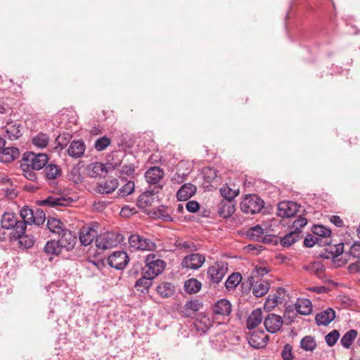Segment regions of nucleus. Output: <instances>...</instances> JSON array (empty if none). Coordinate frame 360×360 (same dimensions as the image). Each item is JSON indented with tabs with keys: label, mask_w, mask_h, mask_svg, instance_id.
<instances>
[{
	"label": "nucleus",
	"mask_w": 360,
	"mask_h": 360,
	"mask_svg": "<svg viewBox=\"0 0 360 360\" xmlns=\"http://www.w3.org/2000/svg\"><path fill=\"white\" fill-rule=\"evenodd\" d=\"M34 221L33 224L36 225H40L44 224L46 219L45 214L42 210L37 209L35 212H34Z\"/></svg>",
	"instance_id": "nucleus-53"
},
{
	"label": "nucleus",
	"mask_w": 360,
	"mask_h": 360,
	"mask_svg": "<svg viewBox=\"0 0 360 360\" xmlns=\"http://www.w3.org/2000/svg\"><path fill=\"white\" fill-rule=\"evenodd\" d=\"M158 191L148 190L143 193L138 198L137 205L139 207L145 208L152 205L155 199V195Z\"/></svg>",
	"instance_id": "nucleus-22"
},
{
	"label": "nucleus",
	"mask_w": 360,
	"mask_h": 360,
	"mask_svg": "<svg viewBox=\"0 0 360 360\" xmlns=\"http://www.w3.org/2000/svg\"><path fill=\"white\" fill-rule=\"evenodd\" d=\"M44 175L48 180L56 179L60 175V170L57 165L49 164L44 168Z\"/></svg>",
	"instance_id": "nucleus-37"
},
{
	"label": "nucleus",
	"mask_w": 360,
	"mask_h": 360,
	"mask_svg": "<svg viewBox=\"0 0 360 360\" xmlns=\"http://www.w3.org/2000/svg\"><path fill=\"white\" fill-rule=\"evenodd\" d=\"M295 307L297 311L302 315H308L312 311V304L309 299H298Z\"/></svg>",
	"instance_id": "nucleus-31"
},
{
	"label": "nucleus",
	"mask_w": 360,
	"mask_h": 360,
	"mask_svg": "<svg viewBox=\"0 0 360 360\" xmlns=\"http://www.w3.org/2000/svg\"><path fill=\"white\" fill-rule=\"evenodd\" d=\"M176 246L181 249H186L188 250H197L196 246L189 241L179 240L176 242Z\"/></svg>",
	"instance_id": "nucleus-56"
},
{
	"label": "nucleus",
	"mask_w": 360,
	"mask_h": 360,
	"mask_svg": "<svg viewBox=\"0 0 360 360\" xmlns=\"http://www.w3.org/2000/svg\"><path fill=\"white\" fill-rule=\"evenodd\" d=\"M213 311L216 314L229 315L231 312V304L229 300L221 299L214 304Z\"/></svg>",
	"instance_id": "nucleus-27"
},
{
	"label": "nucleus",
	"mask_w": 360,
	"mask_h": 360,
	"mask_svg": "<svg viewBox=\"0 0 360 360\" xmlns=\"http://www.w3.org/2000/svg\"><path fill=\"white\" fill-rule=\"evenodd\" d=\"M161 271H145L142 277L136 283V287H143L148 289L152 283V280L158 276Z\"/></svg>",
	"instance_id": "nucleus-26"
},
{
	"label": "nucleus",
	"mask_w": 360,
	"mask_h": 360,
	"mask_svg": "<svg viewBox=\"0 0 360 360\" xmlns=\"http://www.w3.org/2000/svg\"><path fill=\"white\" fill-rule=\"evenodd\" d=\"M49 160L46 153H35L28 152L23 155L20 161V168H31L34 170L42 169L47 164Z\"/></svg>",
	"instance_id": "nucleus-1"
},
{
	"label": "nucleus",
	"mask_w": 360,
	"mask_h": 360,
	"mask_svg": "<svg viewBox=\"0 0 360 360\" xmlns=\"http://www.w3.org/2000/svg\"><path fill=\"white\" fill-rule=\"evenodd\" d=\"M158 293L162 297H171L174 292V287L167 282H163L157 288Z\"/></svg>",
	"instance_id": "nucleus-36"
},
{
	"label": "nucleus",
	"mask_w": 360,
	"mask_h": 360,
	"mask_svg": "<svg viewBox=\"0 0 360 360\" xmlns=\"http://www.w3.org/2000/svg\"><path fill=\"white\" fill-rule=\"evenodd\" d=\"M241 210L246 214L259 212L264 207V201L257 195H247L240 203Z\"/></svg>",
	"instance_id": "nucleus-4"
},
{
	"label": "nucleus",
	"mask_w": 360,
	"mask_h": 360,
	"mask_svg": "<svg viewBox=\"0 0 360 360\" xmlns=\"http://www.w3.org/2000/svg\"><path fill=\"white\" fill-rule=\"evenodd\" d=\"M164 176V171L159 167H152L145 173L146 180L149 184H159Z\"/></svg>",
	"instance_id": "nucleus-15"
},
{
	"label": "nucleus",
	"mask_w": 360,
	"mask_h": 360,
	"mask_svg": "<svg viewBox=\"0 0 360 360\" xmlns=\"http://www.w3.org/2000/svg\"><path fill=\"white\" fill-rule=\"evenodd\" d=\"M204 177L208 182H212L218 176L217 171L214 168H206L203 171Z\"/></svg>",
	"instance_id": "nucleus-54"
},
{
	"label": "nucleus",
	"mask_w": 360,
	"mask_h": 360,
	"mask_svg": "<svg viewBox=\"0 0 360 360\" xmlns=\"http://www.w3.org/2000/svg\"><path fill=\"white\" fill-rule=\"evenodd\" d=\"M313 234L319 238L320 246L328 245L332 243L331 231L323 225H315L312 228Z\"/></svg>",
	"instance_id": "nucleus-10"
},
{
	"label": "nucleus",
	"mask_w": 360,
	"mask_h": 360,
	"mask_svg": "<svg viewBox=\"0 0 360 360\" xmlns=\"http://www.w3.org/2000/svg\"><path fill=\"white\" fill-rule=\"evenodd\" d=\"M212 325V320L205 314H200L194 323L195 329L202 333H205Z\"/></svg>",
	"instance_id": "nucleus-21"
},
{
	"label": "nucleus",
	"mask_w": 360,
	"mask_h": 360,
	"mask_svg": "<svg viewBox=\"0 0 360 360\" xmlns=\"http://www.w3.org/2000/svg\"><path fill=\"white\" fill-rule=\"evenodd\" d=\"M317 278L322 281L324 283H328L333 286L338 285V283L331 280L326 274L325 271H314Z\"/></svg>",
	"instance_id": "nucleus-57"
},
{
	"label": "nucleus",
	"mask_w": 360,
	"mask_h": 360,
	"mask_svg": "<svg viewBox=\"0 0 360 360\" xmlns=\"http://www.w3.org/2000/svg\"><path fill=\"white\" fill-rule=\"evenodd\" d=\"M86 174L91 178L101 177L108 173V167L102 162H92L86 167Z\"/></svg>",
	"instance_id": "nucleus-13"
},
{
	"label": "nucleus",
	"mask_w": 360,
	"mask_h": 360,
	"mask_svg": "<svg viewBox=\"0 0 360 360\" xmlns=\"http://www.w3.org/2000/svg\"><path fill=\"white\" fill-rule=\"evenodd\" d=\"M72 202V200L70 198H67L58 195H53L45 199L37 200V203L39 206L58 207L67 206Z\"/></svg>",
	"instance_id": "nucleus-6"
},
{
	"label": "nucleus",
	"mask_w": 360,
	"mask_h": 360,
	"mask_svg": "<svg viewBox=\"0 0 360 360\" xmlns=\"http://www.w3.org/2000/svg\"><path fill=\"white\" fill-rule=\"evenodd\" d=\"M63 226V223L56 218H50L47 221V227L52 233L60 234L64 230Z\"/></svg>",
	"instance_id": "nucleus-42"
},
{
	"label": "nucleus",
	"mask_w": 360,
	"mask_h": 360,
	"mask_svg": "<svg viewBox=\"0 0 360 360\" xmlns=\"http://www.w3.org/2000/svg\"><path fill=\"white\" fill-rule=\"evenodd\" d=\"M20 214L22 219L21 221L25 223V226L27 224H32L33 221H34L33 219L34 211L27 206H25L20 210Z\"/></svg>",
	"instance_id": "nucleus-40"
},
{
	"label": "nucleus",
	"mask_w": 360,
	"mask_h": 360,
	"mask_svg": "<svg viewBox=\"0 0 360 360\" xmlns=\"http://www.w3.org/2000/svg\"><path fill=\"white\" fill-rule=\"evenodd\" d=\"M70 179L75 183L78 184L82 182V178L79 172L78 169L74 168L70 173Z\"/></svg>",
	"instance_id": "nucleus-64"
},
{
	"label": "nucleus",
	"mask_w": 360,
	"mask_h": 360,
	"mask_svg": "<svg viewBox=\"0 0 360 360\" xmlns=\"http://www.w3.org/2000/svg\"><path fill=\"white\" fill-rule=\"evenodd\" d=\"M85 150V144L82 141H73L68 150L70 157L78 158L83 155Z\"/></svg>",
	"instance_id": "nucleus-23"
},
{
	"label": "nucleus",
	"mask_w": 360,
	"mask_h": 360,
	"mask_svg": "<svg viewBox=\"0 0 360 360\" xmlns=\"http://www.w3.org/2000/svg\"><path fill=\"white\" fill-rule=\"evenodd\" d=\"M77 243V237L72 231L64 229L60 234L58 244L61 248L67 250H72Z\"/></svg>",
	"instance_id": "nucleus-12"
},
{
	"label": "nucleus",
	"mask_w": 360,
	"mask_h": 360,
	"mask_svg": "<svg viewBox=\"0 0 360 360\" xmlns=\"http://www.w3.org/2000/svg\"><path fill=\"white\" fill-rule=\"evenodd\" d=\"M349 254L355 258H360V241L356 242L352 245Z\"/></svg>",
	"instance_id": "nucleus-62"
},
{
	"label": "nucleus",
	"mask_w": 360,
	"mask_h": 360,
	"mask_svg": "<svg viewBox=\"0 0 360 360\" xmlns=\"http://www.w3.org/2000/svg\"><path fill=\"white\" fill-rule=\"evenodd\" d=\"M110 143L111 141L109 138L107 136H103L96 141L94 146L98 151H102L105 150Z\"/></svg>",
	"instance_id": "nucleus-49"
},
{
	"label": "nucleus",
	"mask_w": 360,
	"mask_h": 360,
	"mask_svg": "<svg viewBox=\"0 0 360 360\" xmlns=\"http://www.w3.org/2000/svg\"><path fill=\"white\" fill-rule=\"evenodd\" d=\"M134 183L129 181L119 190V194L121 196L128 195L134 192Z\"/></svg>",
	"instance_id": "nucleus-51"
},
{
	"label": "nucleus",
	"mask_w": 360,
	"mask_h": 360,
	"mask_svg": "<svg viewBox=\"0 0 360 360\" xmlns=\"http://www.w3.org/2000/svg\"><path fill=\"white\" fill-rule=\"evenodd\" d=\"M235 212V206L233 202L229 200H222L219 205V214L224 217L227 218L232 215Z\"/></svg>",
	"instance_id": "nucleus-28"
},
{
	"label": "nucleus",
	"mask_w": 360,
	"mask_h": 360,
	"mask_svg": "<svg viewBox=\"0 0 360 360\" xmlns=\"http://www.w3.org/2000/svg\"><path fill=\"white\" fill-rule=\"evenodd\" d=\"M202 304L197 300L187 302L182 309V313L185 316H190L192 313L200 310Z\"/></svg>",
	"instance_id": "nucleus-34"
},
{
	"label": "nucleus",
	"mask_w": 360,
	"mask_h": 360,
	"mask_svg": "<svg viewBox=\"0 0 360 360\" xmlns=\"http://www.w3.org/2000/svg\"><path fill=\"white\" fill-rule=\"evenodd\" d=\"M201 288V283L198 280L191 278L185 282V291L189 294L198 292Z\"/></svg>",
	"instance_id": "nucleus-39"
},
{
	"label": "nucleus",
	"mask_w": 360,
	"mask_h": 360,
	"mask_svg": "<svg viewBox=\"0 0 360 360\" xmlns=\"http://www.w3.org/2000/svg\"><path fill=\"white\" fill-rule=\"evenodd\" d=\"M299 210V205L292 201H283L278 205L277 214L281 217L290 218Z\"/></svg>",
	"instance_id": "nucleus-8"
},
{
	"label": "nucleus",
	"mask_w": 360,
	"mask_h": 360,
	"mask_svg": "<svg viewBox=\"0 0 360 360\" xmlns=\"http://www.w3.org/2000/svg\"><path fill=\"white\" fill-rule=\"evenodd\" d=\"M264 229L260 225L251 227L248 231V236L252 240H259L262 238Z\"/></svg>",
	"instance_id": "nucleus-46"
},
{
	"label": "nucleus",
	"mask_w": 360,
	"mask_h": 360,
	"mask_svg": "<svg viewBox=\"0 0 360 360\" xmlns=\"http://www.w3.org/2000/svg\"><path fill=\"white\" fill-rule=\"evenodd\" d=\"M1 226L2 229L9 230L13 229V233H25V223L18 219L17 216L13 212H4L1 217Z\"/></svg>",
	"instance_id": "nucleus-3"
},
{
	"label": "nucleus",
	"mask_w": 360,
	"mask_h": 360,
	"mask_svg": "<svg viewBox=\"0 0 360 360\" xmlns=\"http://www.w3.org/2000/svg\"><path fill=\"white\" fill-rule=\"evenodd\" d=\"M97 236V231L94 227L86 226L80 230L79 240L81 243L85 246L90 245Z\"/></svg>",
	"instance_id": "nucleus-18"
},
{
	"label": "nucleus",
	"mask_w": 360,
	"mask_h": 360,
	"mask_svg": "<svg viewBox=\"0 0 360 360\" xmlns=\"http://www.w3.org/2000/svg\"><path fill=\"white\" fill-rule=\"evenodd\" d=\"M13 238L18 240L20 246L24 248H31L34 244V238L32 236L24 233H15L13 234Z\"/></svg>",
	"instance_id": "nucleus-32"
},
{
	"label": "nucleus",
	"mask_w": 360,
	"mask_h": 360,
	"mask_svg": "<svg viewBox=\"0 0 360 360\" xmlns=\"http://www.w3.org/2000/svg\"><path fill=\"white\" fill-rule=\"evenodd\" d=\"M23 175L29 180L34 181L37 179V175L35 172H33L34 169H32L31 168H27L26 169L25 168H21Z\"/></svg>",
	"instance_id": "nucleus-63"
},
{
	"label": "nucleus",
	"mask_w": 360,
	"mask_h": 360,
	"mask_svg": "<svg viewBox=\"0 0 360 360\" xmlns=\"http://www.w3.org/2000/svg\"><path fill=\"white\" fill-rule=\"evenodd\" d=\"M186 210L191 213H195L200 209V204L195 200H190L186 204Z\"/></svg>",
	"instance_id": "nucleus-61"
},
{
	"label": "nucleus",
	"mask_w": 360,
	"mask_h": 360,
	"mask_svg": "<svg viewBox=\"0 0 360 360\" xmlns=\"http://www.w3.org/2000/svg\"><path fill=\"white\" fill-rule=\"evenodd\" d=\"M292 346L289 344L285 345L281 352V356L283 360H292L294 356L292 353Z\"/></svg>",
	"instance_id": "nucleus-58"
},
{
	"label": "nucleus",
	"mask_w": 360,
	"mask_h": 360,
	"mask_svg": "<svg viewBox=\"0 0 360 360\" xmlns=\"http://www.w3.org/2000/svg\"><path fill=\"white\" fill-rule=\"evenodd\" d=\"M135 172L134 167L132 165H124L122 167L120 172V175L122 178L131 177Z\"/></svg>",
	"instance_id": "nucleus-59"
},
{
	"label": "nucleus",
	"mask_w": 360,
	"mask_h": 360,
	"mask_svg": "<svg viewBox=\"0 0 360 360\" xmlns=\"http://www.w3.org/2000/svg\"><path fill=\"white\" fill-rule=\"evenodd\" d=\"M196 192V187L191 184H185L179 189L176 197L179 201H186Z\"/></svg>",
	"instance_id": "nucleus-20"
},
{
	"label": "nucleus",
	"mask_w": 360,
	"mask_h": 360,
	"mask_svg": "<svg viewBox=\"0 0 360 360\" xmlns=\"http://www.w3.org/2000/svg\"><path fill=\"white\" fill-rule=\"evenodd\" d=\"M343 246L342 245H339V247L337 248V252H338L339 249H341V252L342 251ZM348 255L347 254H338L333 257V262L334 264L335 268H339L342 266L347 262Z\"/></svg>",
	"instance_id": "nucleus-45"
},
{
	"label": "nucleus",
	"mask_w": 360,
	"mask_h": 360,
	"mask_svg": "<svg viewBox=\"0 0 360 360\" xmlns=\"http://www.w3.org/2000/svg\"><path fill=\"white\" fill-rule=\"evenodd\" d=\"M269 283L266 281H258L252 286V293L257 297L265 295L269 290Z\"/></svg>",
	"instance_id": "nucleus-30"
},
{
	"label": "nucleus",
	"mask_w": 360,
	"mask_h": 360,
	"mask_svg": "<svg viewBox=\"0 0 360 360\" xmlns=\"http://www.w3.org/2000/svg\"><path fill=\"white\" fill-rule=\"evenodd\" d=\"M146 266L148 270H164L166 263L155 254H149L145 258Z\"/></svg>",
	"instance_id": "nucleus-17"
},
{
	"label": "nucleus",
	"mask_w": 360,
	"mask_h": 360,
	"mask_svg": "<svg viewBox=\"0 0 360 360\" xmlns=\"http://www.w3.org/2000/svg\"><path fill=\"white\" fill-rule=\"evenodd\" d=\"M242 276L238 271L233 272L231 275L229 276L227 278L225 285L228 290L234 289L241 281Z\"/></svg>",
	"instance_id": "nucleus-41"
},
{
	"label": "nucleus",
	"mask_w": 360,
	"mask_h": 360,
	"mask_svg": "<svg viewBox=\"0 0 360 360\" xmlns=\"http://www.w3.org/2000/svg\"><path fill=\"white\" fill-rule=\"evenodd\" d=\"M278 304H280V302L277 299H275L274 295H269L266 300L264 307L265 310L270 311L274 309Z\"/></svg>",
	"instance_id": "nucleus-52"
},
{
	"label": "nucleus",
	"mask_w": 360,
	"mask_h": 360,
	"mask_svg": "<svg viewBox=\"0 0 360 360\" xmlns=\"http://www.w3.org/2000/svg\"><path fill=\"white\" fill-rule=\"evenodd\" d=\"M60 245L58 244V240L48 241L44 247V251L49 254L58 255L60 252Z\"/></svg>",
	"instance_id": "nucleus-47"
},
{
	"label": "nucleus",
	"mask_w": 360,
	"mask_h": 360,
	"mask_svg": "<svg viewBox=\"0 0 360 360\" xmlns=\"http://www.w3.org/2000/svg\"><path fill=\"white\" fill-rule=\"evenodd\" d=\"M4 136L11 141L17 140L22 136L20 125L12 123L6 124L5 127Z\"/></svg>",
	"instance_id": "nucleus-29"
},
{
	"label": "nucleus",
	"mask_w": 360,
	"mask_h": 360,
	"mask_svg": "<svg viewBox=\"0 0 360 360\" xmlns=\"http://www.w3.org/2000/svg\"><path fill=\"white\" fill-rule=\"evenodd\" d=\"M340 333L337 330H333L325 337V340L329 347H333L338 341Z\"/></svg>",
	"instance_id": "nucleus-50"
},
{
	"label": "nucleus",
	"mask_w": 360,
	"mask_h": 360,
	"mask_svg": "<svg viewBox=\"0 0 360 360\" xmlns=\"http://www.w3.org/2000/svg\"><path fill=\"white\" fill-rule=\"evenodd\" d=\"M20 152L15 147L3 148L0 152V159L5 162H10L19 157Z\"/></svg>",
	"instance_id": "nucleus-24"
},
{
	"label": "nucleus",
	"mask_w": 360,
	"mask_h": 360,
	"mask_svg": "<svg viewBox=\"0 0 360 360\" xmlns=\"http://www.w3.org/2000/svg\"><path fill=\"white\" fill-rule=\"evenodd\" d=\"M307 224V220L306 218L300 216L297 219H296L291 226V230L293 231H298L300 235L302 233L301 229L305 226Z\"/></svg>",
	"instance_id": "nucleus-48"
},
{
	"label": "nucleus",
	"mask_w": 360,
	"mask_h": 360,
	"mask_svg": "<svg viewBox=\"0 0 360 360\" xmlns=\"http://www.w3.org/2000/svg\"><path fill=\"white\" fill-rule=\"evenodd\" d=\"M119 186L116 178H109L105 181L98 183L96 191L100 194H109L112 193Z\"/></svg>",
	"instance_id": "nucleus-16"
},
{
	"label": "nucleus",
	"mask_w": 360,
	"mask_h": 360,
	"mask_svg": "<svg viewBox=\"0 0 360 360\" xmlns=\"http://www.w3.org/2000/svg\"><path fill=\"white\" fill-rule=\"evenodd\" d=\"M123 240V236L116 232H107L98 235L95 244L98 250H104L116 247Z\"/></svg>",
	"instance_id": "nucleus-2"
},
{
	"label": "nucleus",
	"mask_w": 360,
	"mask_h": 360,
	"mask_svg": "<svg viewBox=\"0 0 360 360\" xmlns=\"http://www.w3.org/2000/svg\"><path fill=\"white\" fill-rule=\"evenodd\" d=\"M269 341V335L263 330L254 331L249 338V344L255 348H262Z\"/></svg>",
	"instance_id": "nucleus-14"
},
{
	"label": "nucleus",
	"mask_w": 360,
	"mask_h": 360,
	"mask_svg": "<svg viewBox=\"0 0 360 360\" xmlns=\"http://www.w3.org/2000/svg\"><path fill=\"white\" fill-rule=\"evenodd\" d=\"M263 316L261 309H256L252 311L247 320V328L250 330L255 328L262 321Z\"/></svg>",
	"instance_id": "nucleus-25"
},
{
	"label": "nucleus",
	"mask_w": 360,
	"mask_h": 360,
	"mask_svg": "<svg viewBox=\"0 0 360 360\" xmlns=\"http://www.w3.org/2000/svg\"><path fill=\"white\" fill-rule=\"evenodd\" d=\"M300 347L305 351H314L316 347V342L314 337L308 335L301 340Z\"/></svg>",
	"instance_id": "nucleus-43"
},
{
	"label": "nucleus",
	"mask_w": 360,
	"mask_h": 360,
	"mask_svg": "<svg viewBox=\"0 0 360 360\" xmlns=\"http://www.w3.org/2000/svg\"><path fill=\"white\" fill-rule=\"evenodd\" d=\"M302 238L298 231H290V232L284 236L281 239V244L283 247H290Z\"/></svg>",
	"instance_id": "nucleus-33"
},
{
	"label": "nucleus",
	"mask_w": 360,
	"mask_h": 360,
	"mask_svg": "<svg viewBox=\"0 0 360 360\" xmlns=\"http://www.w3.org/2000/svg\"><path fill=\"white\" fill-rule=\"evenodd\" d=\"M319 238L315 236L314 234H309L307 236L306 238H304V246L308 248H311L315 244H318L320 246V241Z\"/></svg>",
	"instance_id": "nucleus-55"
},
{
	"label": "nucleus",
	"mask_w": 360,
	"mask_h": 360,
	"mask_svg": "<svg viewBox=\"0 0 360 360\" xmlns=\"http://www.w3.org/2000/svg\"><path fill=\"white\" fill-rule=\"evenodd\" d=\"M220 193L225 200L233 202L232 200L239 194V189L231 188L226 185L220 188Z\"/></svg>",
	"instance_id": "nucleus-38"
},
{
	"label": "nucleus",
	"mask_w": 360,
	"mask_h": 360,
	"mask_svg": "<svg viewBox=\"0 0 360 360\" xmlns=\"http://www.w3.org/2000/svg\"><path fill=\"white\" fill-rule=\"evenodd\" d=\"M335 318V312L331 309L328 308L323 311L316 316V322L319 326H327Z\"/></svg>",
	"instance_id": "nucleus-19"
},
{
	"label": "nucleus",
	"mask_w": 360,
	"mask_h": 360,
	"mask_svg": "<svg viewBox=\"0 0 360 360\" xmlns=\"http://www.w3.org/2000/svg\"><path fill=\"white\" fill-rule=\"evenodd\" d=\"M129 262V257L124 251H117L108 258V262L112 268L116 270H123Z\"/></svg>",
	"instance_id": "nucleus-7"
},
{
	"label": "nucleus",
	"mask_w": 360,
	"mask_h": 360,
	"mask_svg": "<svg viewBox=\"0 0 360 360\" xmlns=\"http://www.w3.org/2000/svg\"><path fill=\"white\" fill-rule=\"evenodd\" d=\"M274 296L275 299H277L280 302V304L284 302L288 297L285 290L283 288H278Z\"/></svg>",
	"instance_id": "nucleus-60"
},
{
	"label": "nucleus",
	"mask_w": 360,
	"mask_h": 360,
	"mask_svg": "<svg viewBox=\"0 0 360 360\" xmlns=\"http://www.w3.org/2000/svg\"><path fill=\"white\" fill-rule=\"evenodd\" d=\"M129 243L134 250L153 251L156 249V245L148 238L139 234H132L129 237Z\"/></svg>",
	"instance_id": "nucleus-5"
},
{
	"label": "nucleus",
	"mask_w": 360,
	"mask_h": 360,
	"mask_svg": "<svg viewBox=\"0 0 360 360\" xmlns=\"http://www.w3.org/2000/svg\"><path fill=\"white\" fill-rule=\"evenodd\" d=\"M49 143V137L47 134L39 133L32 138V143L38 148H46Z\"/></svg>",
	"instance_id": "nucleus-35"
},
{
	"label": "nucleus",
	"mask_w": 360,
	"mask_h": 360,
	"mask_svg": "<svg viewBox=\"0 0 360 360\" xmlns=\"http://www.w3.org/2000/svg\"><path fill=\"white\" fill-rule=\"evenodd\" d=\"M205 261V259L202 255L198 253L191 254L183 259L181 266L183 268L197 270L202 266Z\"/></svg>",
	"instance_id": "nucleus-9"
},
{
	"label": "nucleus",
	"mask_w": 360,
	"mask_h": 360,
	"mask_svg": "<svg viewBox=\"0 0 360 360\" xmlns=\"http://www.w3.org/2000/svg\"><path fill=\"white\" fill-rule=\"evenodd\" d=\"M283 323V321L282 317L275 314H269L264 321L266 330L271 333L279 331Z\"/></svg>",
	"instance_id": "nucleus-11"
},
{
	"label": "nucleus",
	"mask_w": 360,
	"mask_h": 360,
	"mask_svg": "<svg viewBox=\"0 0 360 360\" xmlns=\"http://www.w3.org/2000/svg\"><path fill=\"white\" fill-rule=\"evenodd\" d=\"M356 336L357 332L355 330H350L342 336L340 342L344 347L349 348Z\"/></svg>",
	"instance_id": "nucleus-44"
}]
</instances>
